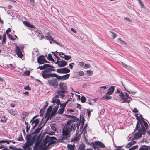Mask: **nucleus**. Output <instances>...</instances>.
Segmentation results:
<instances>
[{
  "mask_svg": "<svg viewBox=\"0 0 150 150\" xmlns=\"http://www.w3.org/2000/svg\"><path fill=\"white\" fill-rule=\"evenodd\" d=\"M75 126L73 124H68L65 126L62 129V136L61 139L62 140L67 139L70 136V134L72 130L74 131L75 129Z\"/></svg>",
  "mask_w": 150,
  "mask_h": 150,
  "instance_id": "f257e3e1",
  "label": "nucleus"
},
{
  "mask_svg": "<svg viewBox=\"0 0 150 150\" xmlns=\"http://www.w3.org/2000/svg\"><path fill=\"white\" fill-rule=\"evenodd\" d=\"M135 116L136 119L137 120L138 122L137 123L136 127L134 131H137L138 129L140 127V124L141 126L142 125L143 126H145L146 127V126L147 127H148L147 123L144 120V118H143L141 114H140L139 117L137 114H135Z\"/></svg>",
  "mask_w": 150,
  "mask_h": 150,
  "instance_id": "f03ea898",
  "label": "nucleus"
},
{
  "mask_svg": "<svg viewBox=\"0 0 150 150\" xmlns=\"http://www.w3.org/2000/svg\"><path fill=\"white\" fill-rule=\"evenodd\" d=\"M36 139V137L34 136L32 137L30 135H27L26 137V142L24 144L23 148L25 149H26L28 148L30 149V147L33 145Z\"/></svg>",
  "mask_w": 150,
  "mask_h": 150,
  "instance_id": "7ed1b4c3",
  "label": "nucleus"
},
{
  "mask_svg": "<svg viewBox=\"0 0 150 150\" xmlns=\"http://www.w3.org/2000/svg\"><path fill=\"white\" fill-rule=\"evenodd\" d=\"M141 128L138 129V131L135 133L134 135V138L135 139H139L142 137V135H145L146 134V130L149 129V127L143 126V125L141 126Z\"/></svg>",
  "mask_w": 150,
  "mask_h": 150,
  "instance_id": "20e7f679",
  "label": "nucleus"
},
{
  "mask_svg": "<svg viewBox=\"0 0 150 150\" xmlns=\"http://www.w3.org/2000/svg\"><path fill=\"white\" fill-rule=\"evenodd\" d=\"M119 99L121 101L122 100V103H129L130 101L132 100V99L131 97L126 93H123L121 92L120 94H119Z\"/></svg>",
  "mask_w": 150,
  "mask_h": 150,
  "instance_id": "39448f33",
  "label": "nucleus"
},
{
  "mask_svg": "<svg viewBox=\"0 0 150 150\" xmlns=\"http://www.w3.org/2000/svg\"><path fill=\"white\" fill-rule=\"evenodd\" d=\"M115 86H112L108 90V91L102 98L103 99L109 100L112 98V97L109 96L112 95L114 91Z\"/></svg>",
  "mask_w": 150,
  "mask_h": 150,
  "instance_id": "423d86ee",
  "label": "nucleus"
},
{
  "mask_svg": "<svg viewBox=\"0 0 150 150\" xmlns=\"http://www.w3.org/2000/svg\"><path fill=\"white\" fill-rule=\"evenodd\" d=\"M59 81L57 79L53 78L48 80L47 84L50 86L54 88H57L58 86Z\"/></svg>",
  "mask_w": 150,
  "mask_h": 150,
  "instance_id": "0eeeda50",
  "label": "nucleus"
},
{
  "mask_svg": "<svg viewBox=\"0 0 150 150\" xmlns=\"http://www.w3.org/2000/svg\"><path fill=\"white\" fill-rule=\"evenodd\" d=\"M42 75L43 78L46 79L51 77H55L56 74L48 72L44 70L42 71Z\"/></svg>",
  "mask_w": 150,
  "mask_h": 150,
  "instance_id": "6e6552de",
  "label": "nucleus"
},
{
  "mask_svg": "<svg viewBox=\"0 0 150 150\" xmlns=\"http://www.w3.org/2000/svg\"><path fill=\"white\" fill-rule=\"evenodd\" d=\"M91 144L93 146L94 148L95 149H96V146H94V145L98 146L100 147L103 148H104L105 147L103 143L99 141H95L91 143Z\"/></svg>",
  "mask_w": 150,
  "mask_h": 150,
  "instance_id": "1a4fd4ad",
  "label": "nucleus"
},
{
  "mask_svg": "<svg viewBox=\"0 0 150 150\" xmlns=\"http://www.w3.org/2000/svg\"><path fill=\"white\" fill-rule=\"evenodd\" d=\"M70 74H67L60 76L56 74L55 77L58 80H65L69 78Z\"/></svg>",
  "mask_w": 150,
  "mask_h": 150,
  "instance_id": "9d476101",
  "label": "nucleus"
},
{
  "mask_svg": "<svg viewBox=\"0 0 150 150\" xmlns=\"http://www.w3.org/2000/svg\"><path fill=\"white\" fill-rule=\"evenodd\" d=\"M38 62L40 64H42L45 63H49L50 62L45 59L44 56L41 55L39 56L38 58Z\"/></svg>",
  "mask_w": 150,
  "mask_h": 150,
  "instance_id": "9b49d317",
  "label": "nucleus"
},
{
  "mask_svg": "<svg viewBox=\"0 0 150 150\" xmlns=\"http://www.w3.org/2000/svg\"><path fill=\"white\" fill-rule=\"evenodd\" d=\"M51 138H54V137H50L49 136H47L45 138L43 139L42 143V144L44 147L49 142L50 139Z\"/></svg>",
  "mask_w": 150,
  "mask_h": 150,
  "instance_id": "f8f14e48",
  "label": "nucleus"
},
{
  "mask_svg": "<svg viewBox=\"0 0 150 150\" xmlns=\"http://www.w3.org/2000/svg\"><path fill=\"white\" fill-rule=\"evenodd\" d=\"M16 49L15 50V52L17 56L20 58H22L23 56L22 52L20 50L19 47L17 45H16Z\"/></svg>",
  "mask_w": 150,
  "mask_h": 150,
  "instance_id": "ddd939ff",
  "label": "nucleus"
},
{
  "mask_svg": "<svg viewBox=\"0 0 150 150\" xmlns=\"http://www.w3.org/2000/svg\"><path fill=\"white\" fill-rule=\"evenodd\" d=\"M67 102H66L65 103L60 104V106L61 108L59 109L57 113L59 114H63L65 108L66 106Z\"/></svg>",
  "mask_w": 150,
  "mask_h": 150,
  "instance_id": "4468645a",
  "label": "nucleus"
},
{
  "mask_svg": "<svg viewBox=\"0 0 150 150\" xmlns=\"http://www.w3.org/2000/svg\"><path fill=\"white\" fill-rule=\"evenodd\" d=\"M54 138H51L50 139L49 142L48 143L47 146L46 147V148L47 149L48 147L50 145L56 142V140H57L55 137H54Z\"/></svg>",
  "mask_w": 150,
  "mask_h": 150,
  "instance_id": "2eb2a0df",
  "label": "nucleus"
},
{
  "mask_svg": "<svg viewBox=\"0 0 150 150\" xmlns=\"http://www.w3.org/2000/svg\"><path fill=\"white\" fill-rule=\"evenodd\" d=\"M59 86L61 90L64 91H66L67 90V86L66 84L64 83H60L59 84Z\"/></svg>",
  "mask_w": 150,
  "mask_h": 150,
  "instance_id": "dca6fc26",
  "label": "nucleus"
},
{
  "mask_svg": "<svg viewBox=\"0 0 150 150\" xmlns=\"http://www.w3.org/2000/svg\"><path fill=\"white\" fill-rule=\"evenodd\" d=\"M47 67H50L54 68V66H51L50 64H45L43 65V66H39L38 67V68L40 70H42L44 69H45V68H46Z\"/></svg>",
  "mask_w": 150,
  "mask_h": 150,
  "instance_id": "f3484780",
  "label": "nucleus"
},
{
  "mask_svg": "<svg viewBox=\"0 0 150 150\" xmlns=\"http://www.w3.org/2000/svg\"><path fill=\"white\" fill-rule=\"evenodd\" d=\"M39 119H37L33 120L32 123V125L33 128L34 129L35 127L37 125L39 122Z\"/></svg>",
  "mask_w": 150,
  "mask_h": 150,
  "instance_id": "a211bd4d",
  "label": "nucleus"
},
{
  "mask_svg": "<svg viewBox=\"0 0 150 150\" xmlns=\"http://www.w3.org/2000/svg\"><path fill=\"white\" fill-rule=\"evenodd\" d=\"M67 92L66 91H64L63 90H57V93L61 97H64L65 96V95L64 94V93L65 92Z\"/></svg>",
  "mask_w": 150,
  "mask_h": 150,
  "instance_id": "6ab92c4d",
  "label": "nucleus"
},
{
  "mask_svg": "<svg viewBox=\"0 0 150 150\" xmlns=\"http://www.w3.org/2000/svg\"><path fill=\"white\" fill-rule=\"evenodd\" d=\"M22 22L27 27L31 28H34V26L31 24L29 22L26 21H23Z\"/></svg>",
  "mask_w": 150,
  "mask_h": 150,
  "instance_id": "aec40b11",
  "label": "nucleus"
},
{
  "mask_svg": "<svg viewBox=\"0 0 150 150\" xmlns=\"http://www.w3.org/2000/svg\"><path fill=\"white\" fill-rule=\"evenodd\" d=\"M67 63V62L65 61H60L58 64L59 66L62 67L65 66Z\"/></svg>",
  "mask_w": 150,
  "mask_h": 150,
  "instance_id": "412c9836",
  "label": "nucleus"
},
{
  "mask_svg": "<svg viewBox=\"0 0 150 150\" xmlns=\"http://www.w3.org/2000/svg\"><path fill=\"white\" fill-rule=\"evenodd\" d=\"M60 55H62L64 56H60V57L63 58H64L65 59L67 60H68L71 58V57L70 56L66 55H64V53H61L60 54Z\"/></svg>",
  "mask_w": 150,
  "mask_h": 150,
  "instance_id": "4be33fe9",
  "label": "nucleus"
},
{
  "mask_svg": "<svg viewBox=\"0 0 150 150\" xmlns=\"http://www.w3.org/2000/svg\"><path fill=\"white\" fill-rule=\"evenodd\" d=\"M8 112L15 116L18 115L17 112L16 110L13 111L11 110H8Z\"/></svg>",
  "mask_w": 150,
  "mask_h": 150,
  "instance_id": "5701e85b",
  "label": "nucleus"
},
{
  "mask_svg": "<svg viewBox=\"0 0 150 150\" xmlns=\"http://www.w3.org/2000/svg\"><path fill=\"white\" fill-rule=\"evenodd\" d=\"M120 92L118 89H117V91H116L115 94L114 95L115 99L117 100H119V94H120Z\"/></svg>",
  "mask_w": 150,
  "mask_h": 150,
  "instance_id": "b1692460",
  "label": "nucleus"
},
{
  "mask_svg": "<svg viewBox=\"0 0 150 150\" xmlns=\"http://www.w3.org/2000/svg\"><path fill=\"white\" fill-rule=\"evenodd\" d=\"M52 102L54 103H56L57 104L56 106H59V105L61 104L60 103V100L59 99H54V98H53L52 99Z\"/></svg>",
  "mask_w": 150,
  "mask_h": 150,
  "instance_id": "393cba45",
  "label": "nucleus"
},
{
  "mask_svg": "<svg viewBox=\"0 0 150 150\" xmlns=\"http://www.w3.org/2000/svg\"><path fill=\"white\" fill-rule=\"evenodd\" d=\"M150 149V146L146 145H143L139 149V150H148Z\"/></svg>",
  "mask_w": 150,
  "mask_h": 150,
  "instance_id": "a878e982",
  "label": "nucleus"
},
{
  "mask_svg": "<svg viewBox=\"0 0 150 150\" xmlns=\"http://www.w3.org/2000/svg\"><path fill=\"white\" fill-rule=\"evenodd\" d=\"M44 70L50 73H51L50 72L51 71H55V70L54 68L50 67H47L46 68H45Z\"/></svg>",
  "mask_w": 150,
  "mask_h": 150,
  "instance_id": "bb28decb",
  "label": "nucleus"
},
{
  "mask_svg": "<svg viewBox=\"0 0 150 150\" xmlns=\"http://www.w3.org/2000/svg\"><path fill=\"white\" fill-rule=\"evenodd\" d=\"M7 119L6 118V117L4 116L0 117V121L2 122H6L7 121Z\"/></svg>",
  "mask_w": 150,
  "mask_h": 150,
  "instance_id": "cd10ccee",
  "label": "nucleus"
},
{
  "mask_svg": "<svg viewBox=\"0 0 150 150\" xmlns=\"http://www.w3.org/2000/svg\"><path fill=\"white\" fill-rule=\"evenodd\" d=\"M118 42L122 45H126V43L123 40L120 38H119L118 39Z\"/></svg>",
  "mask_w": 150,
  "mask_h": 150,
  "instance_id": "c85d7f7f",
  "label": "nucleus"
},
{
  "mask_svg": "<svg viewBox=\"0 0 150 150\" xmlns=\"http://www.w3.org/2000/svg\"><path fill=\"white\" fill-rule=\"evenodd\" d=\"M110 33L111 38L112 39H114L117 36V35L115 34L113 32L110 31Z\"/></svg>",
  "mask_w": 150,
  "mask_h": 150,
  "instance_id": "c756f323",
  "label": "nucleus"
},
{
  "mask_svg": "<svg viewBox=\"0 0 150 150\" xmlns=\"http://www.w3.org/2000/svg\"><path fill=\"white\" fill-rule=\"evenodd\" d=\"M62 69L63 74L69 73L70 71V70L69 69H67L66 67L62 68Z\"/></svg>",
  "mask_w": 150,
  "mask_h": 150,
  "instance_id": "7c9ffc66",
  "label": "nucleus"
},
{
  "mask_svg": "<svg viewBox=\"0 0 150 150\" xmlns=\"http://www.w3.org/2000/svg\"><path fill=\"white\" fill-rule=\"evenodd\" d=\"M47 59L49 61H52L54 62H55L54 60L52 58V56L51 54H48V57Z\"/></svg>",
  "mask_w": 150,
  "mask_h": 150,
  "instance_id": "2f4dec72",
  "label": "nucleus"
},
{
  "mask_svg": "<svg viewBox=\"0 0 150 150\" xmlns=\"http://www.w3.org/2000/svg\"><path fill=\"white\" fill-rule=\"evenodd\" d=\"M67 148L69 150H74V146L72 145L68 144L67 146Z\"/></svg>",
  "mask_w": 150,
  "mask_h": 150,
  "instance_id": "473e14b6",
  "label": "nucleus"
},
{
  "mask_svg": "<svg viewBox=\"0 0 150 150\" xmlns=\"http://www.w3.org/2000/svg\"><path fill=\"white\" fill-rule=\"evenodd\" d=\"M52 106H50L47 109V114L48 115H50V114L51 111L52 110Z\"/></svg>",
  "mask_w": 150,
  "mask_h": 150,
  "instance_id": "72a5a7b5",
  "label": "nucleus"
},
{
  "mask_svg": "<svg viewBox=\"0 0 150 150\" xmlns=\"http://www.w3.org/2000/svg\"><path fill=\"white\" fill-rule=\"evenodd\" d=\"M25 123L26 125V132H27L30 127V125L28 122H25Z\"/></svg>",
  "mask_w": 150,
  "mask_h": 150,
  "instance_id": "f704fd0d",
  "label": "nucleus"
},
{
  "mask_svg": "<svg viewBox=\"0 0 150 150\" xmlns=\"http://www.w3.org/2000/svg\"><path fill=\"white\" fill-rule=\"evenodd\" d=\"M42 127H39V126H38V127L36 128L34 131V132L35 133L37 134L39 132L40 130L41 129Z\"/></svg>",
  "mask_w": 150,
  "mask_h": 150,
  "instance_id": "c9c22d12",
  "label": "nucleus"
},
{
  "mask_svg": "<svg viewBox=\"0 0 150 150\" xmlns=\"http://www.w3.org/2000/svg\"><path fill=\"white\" fill-rule=\"evenodd\" d=\"M6 35L5 33H4V34L3 36V40H2V43H4L5 44L6 42Z\"/></svg>",
  "mask_w": 150,
  "mask_h": 150,
  "instance_id": "e433bc0d",
  "label": "nucleus"
},
{
  "mask_svg": "<svg viewBox=\"0 0 150 150\" xmlns=\"http://www.w3.org/2000/svg\"><path fill=\"white\" fill-rule=\"evenodd\" d=\"M86 72L87 74L89 76H91L93 74V71L91 70H88Z\"/></svg>",
  "mask_w": 150,
  "mask_h": 150,
  "instance_id": "4c0bfd02",
  "label": "nucleus"
},
{
  "mask_svg": "<svg viewBox=\"0 0 150 150\" xmlns=\"http://www.w3.org/2000/svg\"><path fill=\"white\" fill-rule=\"evenodd\" d=\"M85 148V146L84 144H82L80 145L79 146V149L80 150H85L84 149Z\"/></svg>",
  "mask_w": 150,
  "mask_h": 150,
  "instance_id": "58836bf2",
  "label": "nucleus"
},
{
  "mask_svg": "<svg viewBox=\"0 0 150 150\" xmlns=\"http://www.w3.org/2000/svg\"><path fill=\"white\" fill-rule=\"evenodd\" d=\"M45 109L43 108L42 109H40V116H42L43 114L44 113Z\"/></svg>",
  "mask_w": 150,
  "mask_h": 150,
  "instance_id": "ea45409f",
  "label": "nucleus"
},
{
  "mask_svg": "<svg viewBox=\"0 0 150 150\" xmlns=\"http://www.w3.org/2000/svg\"><path fill=\"white\" fill-rule=\"evenodd\" d=\"M139 1V4L141 5V7L143 8H144L145 6L142 1L141 0H137Z\"/></svg>",
  "mask_w": 150,
  "mask_h": 150,
  "instance_id": "a19ab883",
  "label": "nucleus"
},
{
  "mask_svg": "<svg viewBox=\"0 0 150 150\" xmlns=\"http://www.w3.org/2000/svg\"><path fill=\"white\" fill-rule=\"evenodd\" d=\"M81 101L83 103H84L86 100V98L84 96H82L81 97Z\"/></svg>",
  "mask_w": 150,
  "mask_h": 150,
  "instance_id": "79ce46f5",
  "label": "nucleus"
},
{
  "mask_svg": "<svg viewBox=\"0 0 150 150\" xmlns=\"http://www.w3.org/2000/svg\"><path fill=\"white\" fill-rule=\"evenodd\" d=\"M28 113L26 112H24L23 113V119H24L26 117V116H28Z\"/></svg>",
  "mask_w": 150,
  "mask_h": 150,
  "instance_id": "37998d69",
  "label": "nucleus"
},
{
  "mask_svg": "<svg viewBox=\"0 0 150 150\" xmlns=\"http://www.w3.org/2000/svg\"><path fill=\"white\" fill-rule=\"evenodd\" d=\"M40 142L41 141L40 140L37 139L35 142V146H39V145L40 144Z\"/></svg>",
  "mask_w": 150,
  "mask_h": 150,
  "instance_id": "c03bdc74",
  "label": "nucleus"
},
{
  "mask_svg": "<svg viewBox=\"0 0 150 150\" xmlns=\"http://www.w3.org/2000/svg\"><path fill=\"white\" fill-rule=\"evenodd\" d=\"M51 127L52 129L54 131H55L56 130V127H55V125L51 124Z\"/></svg>",
  "mask_w": 150,
  "mask_h": 150,
  "instance_id": "a18cd8bd",
  "label": "nucleus"
},
{
  "mask_svg": "<svg viewBox=\"0 0 150 150\" xmlns=\"http://www.w3.org/2000/svg\"><path fill=\"white\" fill-rule=\"evenodd\" d=\"M8 36V38L11 39V40H15V38L13 36L11 35L10 34H8V35H7Z\"/></svg>",
  "mask_w": 150,
  "mask_h": 150,
  "instance_id": "49530a36",
  "label": "nucleus"
},
{
  "mask_svg": "<svg viewBox=\"0 0 150 150\" xmlns=\"http://www.w3.org/2000/svg\"><path fill=\"white\" fill-rule=\"evenodd\" d=\"M138 147V145H136L134 146H132L131 148H129V150H134L136 148H137Z\"/></svg>",
  "mask_w": 150,
  "mask_h": 150,
  "instance_id": "de8ad7c7",
  "label": "nucleus"
},
{
  "mask_svg": "<svg viewBox=\"0 0 150 150\" xmlns=\"http://www.w3.org/2000/svg\"><path fill=\"white\" fill-rule=\"evenodd\" d=\"M45 37L46 38L47 40H52L53 38L50 35L49 36H46Z\"/></svg>",
  "mask_w": 150,
  "mask_h": 150,
  "instance_id": "09e8293b",
  "label": "nucleus"
},
{
  "mask_svg": "<svg viewBox=\"0 0 150 150\" xmlns=\"http://www.w3.org/2000/svg\"><path fill=\"white\" fill-rule=\"evenodd\" d=\"M24 74L25 76H29L30 74V72L29 71H26L24 72Z\"/></svg>",
  "mask_w": 150,
  "mask_h": 150,
  "instance_id": "8fccbe9b",
  "label": "nucleus"
},
{
  "mask_svg": "<svg viewBox=\"0 0 150 150\" xmlns=\"http://www.w3.org/2000/svg\"><path fill=\"white\" fill-rule=\"evenodd\" d=\"M78 75L80 76H83L84 74L83 71H80L78 72Z\"/></svg>",
  "mask_w": 150,
  "mask_h": 150,
  "instance_id": "3c124183",
  "label": "nucleus"
},
{
  "mask_svg": "<svg viewBox=\"0 0 150 150\" xmlns=\"http://www.w3.org/2000/svg\"><path fill=\"white\" fill-rule=\"evenodd\" d=\"M57 72L59 73H62V68L58 69H57Z\"/></svg>",
  "mask_w": 150,
  "mask_h": 150,
  "instance_id": "603ef678",
  "label": "nucleus"
},
{
  "mask_svg": "<svg viewBox=\"0 0 150 150\" xmlns=\"http://www.w3.org/2000/svg\"><path fill=\"white\" fill-rule=\"evenodd\" d=\"M133 145L132 143L131 142L128 143L126 145V147L127 148H129L131 146Z\"/></svg>",
  "mask_w": 150,
  "mask_h": 150,
  "instance_id": "864d4df0",
  "label": "nucleus"
},
{
  "mask_svg": "<svg viewBox=\"0 0 150 150\" xmlns=\"http://www.w3.org/2000/svg\"><path fill=\"white\" fill-rule=\"evenodd\" d=\"M58 107L59 106H56L54 107V108H53L52 111L56 112L58 110Z\"/></svg>",
  "mask_w": 150,
  "mask_h": 150,
  "instance_id": "5fc2aeb1",
  "label": "nucleus"
},
{
  "mask_svg": "<svg viewBox=\"0 0 150 150\" xmlns=\"http://www.w3.org/2000/svg\"><path fill=\"white\" fill-rule=\"evenodd\" d=\"M85 122V119L84 117H82L81 120V123L82 124V126H83Z\"/></svg>",
  "mask_w": 150,
  "mask_h": 150,
  "instance_id": "6e6d98bb",
  "label": "nucleus"
},
{
  "mask_svg": "<svg viewBox=\"0 0 150 150\" xmlns=\"http://www.w3.org/2000/svg\"><path fill=\"white\" fill-rule=\"evenodd\" d=\"M132 112L135 113H138L139 111L136 108H134L132 110Z\"/></svg>",
  "mask_w": 150,
  "mask_h": 150,
  "instance_id": "4d7b16f0",
  "label": "nucleus"
},
{
  "mask_svg": "<svg viewBox=\"0 0 150 150\" xmlns=\"http://www.w3.org/2000/svg\"><path fill=\"white\" fill-rule=\"evenodd\" d=\"M78 139V137L77 136H76L73 139V140L74 141H77Z\"/></svg>",
  "mask_w": 150,
  "mask_h": 150,
  "instance_id": "13d9d810",
  "label": "nucleus"
},
{
  "mask_svg": "<svg viewBox=\"0 0 150 150\" xmlns=\"http://www.w3.org/2000/svg\"><path fill=\"white\" fill-rule=\"evenodd\" d=\"M24 89L26 90H31V88L30 87L29 85H28L27 86L25 87H24Z\"/></svg>",
  "mask_w": 150,
  "mask_h": 150,
  "instance_id": "bf43d9fd",
  "label": "nucleus"
},
{
  "mask_svg": "<svg viewBox=\"0 0 150 150\" xmlns=\"http://www.w3.org/2000/svg\"><path fill=\"white\" fill-rule=\"evenodd\" d=\"M84 67L85 68H89L90 67V65L88 64H86L84 65Z\"/></svg>",
  "mask_w": 150,
  "mask_h": 150,
  "instance_id": "052dcab7",
  "label": "nucleus"
},
{
  "mask_svg": "<svg viewBox=\"0 0 150 150\" xmlns=\"http://www.w3.org/2000/svg\"><path fill=\"white\" fill-rule=\"evenodd\" d=\"M33 150H40L39 146H35Z\"/></svg>",
  "mask_w": 150,
  "mask_h": 150,
  "instance_id": "680f3d73",
  "label": "nucleus"
},
{
  "mask_svg": "<svg viewBox=\"0 0 150 150\" xmlns=\"http://www.w3.org/2000/svg\"><path fill=\"white\" fill-rule=\"evenodd\" d=\"M11 29L10 28H8L6 31V33L7 34V35H8V34H9L8 33L11 32Z\"/></svg>",
  "mask_w": 150,
  "mask_h": 150,
  "instance_id": "e2e57ef3",
  "label": "nucleus"
},
{
  "mask_svg": "<svg viewBox=\"0 0 150 150\" xmlns=\"http://www.w3.org/2000/svg\"><path fill=\"white\" fill-rule=\"evenodd\" d=\"M68 117L69 118L74 119L76 118V117L74 115H68Z\"/></svg>",
  "mask_w": 150,
  "mask_h": 150,
  "instance_id": "0e129e2a",
  "label": "nucleus"
},
{
  "mask_svg": "<svg viewBox=\"0 0 150 150\" xmlns=\"http://www.w3.org/2000/svg\"><path fill=\"white\" fill-rule=\"evenodd\" d=\"M84 64V63L83 62H79V65L81 67L83 66Z\"/></svg>",
  "mask_w": 150,
  "mask_h": 150,
  "instance_id": "69168bd1",
  "label": "nucleus"
},
{
  "mask_svg": "<svg viewBox=\"0 0 150 150\" xmlns=\"http://www.w3.org/2000/svg\"><path fill=\"white\" fill-rule=\"evenodd\" d=\"M122 65L125 68H127V67L128 66L127 65L125 64L124 63H123L122 62H121Z\"/></svg>",
  "mask_w": 150,
  "mask_h": 150,
  "instance_id": "338daca9",
  "label": "nucleus"
},
{
  "mask_svg": "<svg viewBox=\"0 0 150 150\" xmlns=\"http://www.w3.org/2000/svg\"><path fill=\"white\" fill-rule=\"evenodd\" d=\"M55 112H54V111H52L51 113H50V117H52L55 114Z\"/></svg>",
  "mask_w": 150,
  "mask_h": 150,
  "instance_id": "774afa93",
  "label": "nucleus"
}]
</instances>
